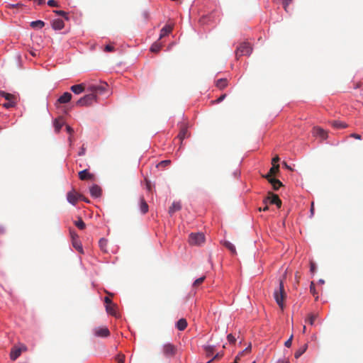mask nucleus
<instances>
[{"instance_id":"obj_1","label":"nucleus","mask_w":363,"mask_h":363,"mask_svg":"<svg viewBox=\"0 0 363 363\" xmlns=\"http://www.w3.org/2000/svg\"><path fill=\"white\" fill-rule=\"evenodd\" d=\"M108 84L101 82L98 84H90L86 86V91L96 94L97 101L99 96L104 95L108 92Z\"/></svg>"},{"instance_id":"obj_2","label":"nucleus","mask_w":363,"mask_h":363,"mask_svg":"<svg viewBox=\"0 0 363 363\" xmlns=\"http://www.w3.org/2000/svg\"><path fill=\"white\" fill-rule=\"evenodd\" d=\"M274 298L279 305V306L283 309L284 308V301L286 298V292L284 290V282L282 280L279 281V286L277 289H276L274 292Z\"/></svg>"},{"instance_id":"obj_3","label":"nucleus","mask_w":363,"mask_h":363,"mask_svg":"<svg viewBox=\"0 0 363 363\" xmlns=\"http://www.w3.org/2000/svg\"><path fill=\"white\" fill-rule=\"evenodd\" d=\"M94 102H97L96 96L95 94H92L91 92H90V94H86L83 97L80 98L76 102V106H89Z\"/></svg>"},{"instance_id":"obj_4","label":"nucleus","mask_w":363,"mask_h":363,"mask_svg":"<svg viewBox=\"0 0 363 363\" xmlns=\"http://www.w3.org/2000/svg\"><path fill=\"white\" fill-rule=\"evenodd\" d=\"M205 242V235L202 233H192L189 236V242L191 245L199 246Z\"/></svg>"},{"instance_id":"obj_5","label":"nucleus","mask_w":363,"mask_h":363,"mask_svg":"<svg viewBox=\"0 0 363 363\" xmlns=\"http://www.w3.org/2000/svg\"><path fill=\"white\" fill-rule=\"evenodd\" d=\"M252 48L249 43H242L237 48L235 55L237 57L244 55H250L252 52Z\"/></svg>"},{"instance_id":"obj_6","label":"nucleus","mask_w":363,"mask_h":363,"mask_svg":"<svg viewBox=\"0 0 363 363\" xmlns=\"http://www.w3.org/2000/svg\"><path fill=\"white\" fill-rule=\"evenodd\" d=\"M27 347L21 344L20 346H13L10 352V358L11 360L15 361L21 354L22 352H26Z\"/></svg>"},{"instance_id":"obj_7","label":"nucleus","mask_w":363,"mask_h":363,"mask_svg":"<svg viewBox=\"0 0 363 363\" xmlns=\"http://www.w3.org/2000/svg\"><path fill=\"white\" fill-rule=\"evenodd\" d=\"M177 352V348L176 347L171 344V343H167L164 345L163 346V354L167 357H173L175 355Z\"/></svg>"},{"instance_id":"obj_8","label":"nucleus","mask_w":363,"mask_h":363,"mask_svg":"<svg viewBox=\"0 0 363 363\" xmlns=\"http://www.w3.org/2000/svg\"><path fill=\"white\" fill-rule=\"evenodd\" d=\"M267 200H268L270 203L275 204L278 208H280L281 206V199L277 194L272 192L268 193V196L264 200V202L266 203Z\"/></svg>"},{"instance_id":"obj_9","label":"nucleus","mask_w":363,"mask_h":363,"mask_svg":"<svg viewBox=\"0 0 363 363\" xmlns=\"http://www.w3.org/2000/svg\"><path fill=\"white\" fill-rule=\"evenodd\" d=\"M190 133L188 131V127L186 124L183 123L180 126V131L177 135V138L180 140V145H182L184 139L189 138Z\"/></svg>"},{"instance_id":"obj_10","label":"nucleus","mask_w":363,"mask_h":363,"mask_svg":"<svg viewBox=\"0 0 363 363\" xmlns=\"http://www.w3.org/2000/svg\"><path fill=\"white\" fill-rule=\"evenodd\" d=\"M82 195L77 194L74 190L69 191L67 194V201L72 205H75L79 201V199H82Z\"/></svg>"},{"instance_id":"obj_11","label":"nucleus","mask_w":363,"mask_h":363,"mask_svg":"<svg viewBox=\"0 0 363 363\" xmlns=\"http://www.w3.org/2000/svg\"><path fill=\"white\" fill-rule=\"evenodd\" d=\"M94 335L96 336L101 337H106L109 336V335H110V332H109L108 329L106 327L96 328L94 330Z\"/></svg>"},{"instance_id":"obj_12","label":"nucleus","mask_w":363,"mask_h":363,"mask_svg":"<svg viewBox=\"0 0 363 363\" xmlns=\"http://www.w3.org/2000/svg\"><path fill=\"white\" fill-rule=\"evenodd\" d=\"M79 178L81 180H94V175L93 174L89 173L88 169H84L78 173Z\"/></svg>"},{"instance_id":"obj_13","label":"nucleus","mask_w":363,"mask_h":363,"mask_svg":"<svg viewBox=\"0 0 363 363\" xmlns=\"http://www.w3.org/2000/svg\"><path fill=\"white\" fill-rule=\"evenodd\" d=\"M279 172V165L273 164L272 167L270 168L269 172L263 175L262 177L267 179L269 178H273L272 176L276 175Z\"/></svg>"},{"instance_id":"obj_14","label":"nucleus","mask_w":363,"mask_h":363,"mask_svg":"<svg viewBox=\"0 0 363 363\" xmlns=\"http://www.w3.org/2000/svg\"><path fill=\"white\" fill-rule=\"evenodd\" d=\"M86 89L84 84H79L73 85L70 87V90L75 94H80Z\"/></svg>"},{"instance_id":"obj_15","label":"nucleus","mask_w":363,"mask_h":363,"mask_svg":"<svg viewBox=\"0 0 363 363\" xmlns=\"http://www.w3.org/2000/svg\"><path fill=\"white\" fill-rule=\"evenodd\" d=\"M172 30H173V25H172V24L165 25L160 30V35L159 40L168 35L172 31Z\"/></svg>"},{"instance_id":"obj_16","label":"nucleus","mask_w":363,"mask_h":363,"mask_svg":"<svg viewBox=\"0 0 363 363\" xmlns=\"http://www.w3.org/2000/svg\"><path fill=\"white\" fill-rule=\"evenodd\" d=\"M101 193H102L101 188L96 184L93 185L90 188V194L93 197L98 198V197L101 196Z\"/></svg>"},{"instance_id":"obj_17","label":"nucleus","mask_w":363,"mask_h":363,"mask_svg":"<svg viewBox=\"0 0 363 363\" xmlns=\"http://www.w3.org/2000/svg\"><path fill=\"white\" fill-rule=\"evenodd\" d=\"M182 208V205L179 201H174L169 207L168 213L172 216L175 212L179 211Z\"/></svg>"},{"instance_id":"obj_18","label":"nucleus","mask_w":363,"mask_h":363,"mask_svg":"<svg viewBox=\"0 0 363 363\" xmlns=\"http://www.w3.org/2000/svg\"><path fill=\"white\" fill-rule=\"evenodd\" d=\"M72 99V94L69 92H65L58 99L57 102L60 104H66Z\"/></svg>"},{"instance_id":"obj_19","label":"nucleus","mask_w":363,"mask_h":363,"mask_svg":"<svg viewBox=\"0 0 363 363\" xmlns=\"http://www.w3.org/2000/svg\"><path fill=\"white\" fill-rule=\"evenodd\" d=\"M267 180L272 184L275 191L278 190L282 186V183L277 179L269 178Z\"/></svg>"},{"instance_id":"obj_20","label":"nucleus","mask_w":363,"mask_h":363,"mask_svg":"<svg viewBox=\"0 0 363 363\" xmlns=\"http://www.w3.org/2000/svg\"><path fill=\"white\" fill-rule=\"evenodd\" d=\"M177 328L180 330H184L187 327V321L185 318L179 319L176 323Z\"/></svg>"},{"instance_id":"obj_21","label":"nucleus","mask_w":363,"mask_h":363,"mask_svg":"<svg viewBox=\"0 0 363 363\" xmlns=\"http://www.w3.org/2000/svg\"><path fill=\"white\" fill-rule=\"evenodd\" d=\"M228 82L225 78L219 79L216 82V86L219 89L222 90L228 86Z\"/></svg>"},{"instance_id":"obj_22","label":"nucleus","mask_w":363,"mask_h":363,"mask_svg":"<svg viewBox=\"0 0 363 363\" xmlns=\"http://www.w3.org/2000/svg\"><path fill=\"white\" fill-rule=\"evenodd\" d=\"M64 26V22L61 19H55L52 23V27L55 30H61Z\"/></svg>"},{"instance_id":"obj_23","label":"nucleus","mask_w":363,"mask_h":363,"mask_svg":"<svg viewBox=\"0 0 363 363\" xmlns=\"http://www.w3.org/2000/svg\"><path fill=\"white\" fill-rule=\"evenodd\" d=\"M99 246L101 251L104 253L108 252L107 246H108V240L105 238H101L99 241Z\"/></svg>"},{"instance_id":"obj_24","label":"nucleus","mask_w":363,"mask_h":363,"mask_svg":"<svg viewBox=\"0 0 363 363\" xmlns=\"http://www.w3.org/2000/svg\"><path fill=\"white\" fill-rule=\"evenodd\" d=\"M314 134L322 139H326L328 137V133L323 129L320 128L314 129Z\"/></svg>"},{"instance_id":"obj_25","label":"nucleus","mask_w":363,"mask_h":363,"mask_svg":"<svg viewBox=\"0 0 363 363\" xmlns=\"http://www.w3.org/2000/svg\"><path fill=\"white\" fill-rule=\"evenodd\" d=\"M140 208L142 213L145 214L148 211V205L143 197L140 199Z\"/></svg>"},{"instance_id":"obj_26","label":"nucleus","mask_w":363,"mask_h":363,"mask_svg":"<svg viewBox=\"0 0 363 363\" xmlns=\"http://www.w3.org/2000/svg\"><path fill=\"white\" fill-rule=\"evenodd\" d=\"M307 348H308V345L304 344L299 349H298L294 354L295 358L296 359L299 358L306 351Z\"/></svg>"},{"instance_id":"obj_27","label":"nucleus","mask_w":363,"mask_h":363,"mask_svg":"<svg viewBox=\"0 0 363 363\" xmlns=\"http://www.w3.org/2000/svg\"><path fill=\"white\" fill-rule=\"evenodd\" d=\"M72 246L80 253H83V247L79 239L72 241Z\"/></svg>"},{"instance_id":"obj_28","label":"nucleus","mask_w":363,"mask_h":363,"mask_svg":"<svg viewBox=\"0 0 363 363\" xmlns=\"http://www.w3.org/2000/svg\"><path fill=\"white\" fill-rule=\"evenodd\" d=\"M116 305L114 304L113 303L106 306V310L107 313L112 315H116Z\"/></svg>"},{"instance_id":"obj_29","label":"nucleus","mask_w":363,"mask_h":363,"mask_svg":"<svg viewBox=\"0 0 363 363\" xmlns=\"http://www.w3.org/2000/svg\"><path fill=\"white\" fill-rule=\"evenodd\" d=\"M0 96L4 97L6 100H7L9 101L16 100V97L14 95L9 94V93H6L3 91H0Z\"/></svg>"},{"instance_id":"obj_30","label":"nucleus","mask_w":363,"mask_h":363,"mask_svg":"<svg viewBox=\"0 0 363 363\" xmlns=\"http://www.w3.org/2000/svg\"><path fill=\"white\" fill-rule=\"evenodd\" d=\"M223 245L226 248H228L232 254H234V255L236 254V249H235V246L230 242L225 240L223 242Z\"/></svg>"},{"instance_id":"obj_31","label":"nucleus","mask_w":363,"mask_h":363,"mask_svg":"<svg viewBox=\"0 0 363 363\" xmlns=\"http://www.w3.org/2000/svg\"><path fill=\"white\" fill-rule=\"evenodd\" d=\"M162 46V43H160L159 42H155L152 45V46L150 48V50L152 52H157L160 50Z\"/></svg>"},{"instance_id":"obj_32","label":"nucleus","mask_w":363,"mask_h":363,"mask_svg":"<svg viewBox=\"0 0 363 363\" xmlns=\"http://www.w3.org/2000/svg\"><path fill=\"white\" fill-rule=\"evenodd\" d=\"M44 26H45V23L40 20L32 21L30 23V26L33 28H42Z\"/></svg>"},{"instance_id":"obj_33","label":"nucleus","mask_w":363,"mask_h":363,"mask_svg":"<svg viewBox=\"0 0 363 363\" xmlns=\"http://www.w3.org/2000/svg\"><path fill=\"white\" fill-rule=\"evenodd\" d=\"M331 125L336 128H345L347 127V125L345 123L338 121H332Z\"/></svg>"},{"instance_id":"obj_34","label":"nucleus","mask_w":363,"mask_h":363,"mask_svg":"<svg viewBox=\"0 0 363 363\" xmlns=\"http://www.w3.org/2000/svg\"><path fill=\"white\" fill-rule=\"evenodd\" d=\"M74 225L80 230H84L86 227L84 222L81 218L74 222Z\"/></svg>"},{"instance_id":"obj_35","label":"nucleus","mask_w":363,"mask_h":363,"mask_svg":"<svg viewBox=\"0 0 363 363\" xmlns=\"http://www.w3.org/2000/svg\"><path fill=\"white\" fill-rule=\"evenodd\" d=\"M63 125V121L60 119H56L54 123V126L56 132H59Z\"/></svg>"},{"instance_id":"obj_36","label":"nucleus","mask_w":363,"mask_h":363,"mask_svg":"<svg viewBox=\"0 0 363 363\" xmlns=\"http://www.w3.org/2000/svg\"><path fill=\"white\" fill-rule=\"evenodd\" d=\"M204 350H205V352L206 353V355L208 357H209V356L213 354V351H214V347L213 346H211V345L206 346L204 347Z\"/></svg>"},{"instance_id":"obj_37","label":"nucleus","mask_w":363,"mask_h":363,"mask_svg":"<svg viewBox=\"0 0 363 363\" xmlns=\"http://www.w3.org/2000/svg\"><path fill=\"white\" fill-rule=\"evenodd\" d=\"M317 318V315H315V314H309L308 315V319L306 320V321L310 324V325H313L314 324V322L315 320V319Z\"/></svg>"},{"instance_id":"obj_38","label":"nucleus","mask_w":363,"mask_h":363,"mask_svg":"<svg viewBox=\"0 0 363 363\" xmlns=\"http://www.w3.org/2000/svg\"><path fill=\"white\" fill-rule=\"evenodd\" d=\"M205 279H206V277H205V276H203V277H200V278H199V279H196V280L194 281V284H193V286H194V287H198L200 284H201L203 282V281L205 280Z\"/></svg>"},{"instance_id":"obj_39","label":"nucleus","mask_w":363,"mask_h":363,"mask_svg":"<svg viewBox=\"0 0 363 363\" xmlns=\"http://www.w3.org/2000/svg\"><path fill=\"white\" fill-rule=\"evenodd\" d=\"M282 1V4H283V8L284 9L288 12V8H289V4L294 1V0H281Z\"/></svg>"},{"instance_id":"obj_40","label":"nucleus","mask_w":363,"mask_h":363,"mask_svg":"<svg viewBox=\"0 0 363 363\" xmlns=\"http://www.w3.org/2000/svg\"><path fill=\"white\" fill-rule=\"evenodd\" d=\"M171 163V161L170 160H163V161H161L158 164H157V167H162V168H164L166 167L167 166L169 165Z\"/></svg>"},{"instance_id":"obj_41","label":"nucleus","mask_w":363,"mask_h":363,"mask_svg":"<svg viewBox=\"0 0 363 363\" xmlns=\"http://www.w3.org/2000/svg\"><path fill=\"white\" fill-rule=\"evenodd\" d=\"M116 361L118 362V363H124L125 362V355L123 354H118L116 357Z\"/></svg>"},{"instance_id":"obj_42","label":"nucleus","mask_w":363,"mask_h":363,"mask_svg":"<svg viewBox=\"0 0 363 363\" xmlns=\"http://www.w3.org/2000/svg\"><path fill=\"white\" fill-rule=\"evenodd\" d=\"M53 12L55 13L56 14L59 15V16L65 17L66 19L68 18H67V13L65 11H64L55 10Z\"/></svg>"},{"instance_id":"obj_43","label":"nucleus","mask_w":363,"mask_h":363,"mask_svg":"<svg viewBox=\"0 0 363 363\" xmlns=\"http://www.w3.org/2000/svg\"><path fill=\"white\" fill-rule=\"evenodd\" d=\"M15 105H16V101H8L7 103H5L4 104V106L5 108H9L15 106Z\"/></svg>"},{"instance_id":"obj_44","label":"nucleus","mask_w":363,"mask_h":363,"mask_svg":"<svg viewBox=\"0 0 363 363\" xmlns=\"http://www.w3.org/2000/svg\"><path fill=\"white\" fill-rule=\"evenodd\" d=\"M227 339L230 344H235L236 342L235 337L232 334L228 335Z\"/></svg>"},{"instance_id":"obj_45","label":"nucleus","mask_w":363,"mask_h":363,"mask_svg":"<svg viewBox=\"0 0 363 363\" xmlns=\"http://www.w3.org/2000/svg\"><path fill=\"white\" fill-rule=\"evenodd\" d=\"M70 235H71L72 241L79 239V236H78L77 233L74 230H70Z\"/></svg>"},{"instance_id":"obj_46","label":"nucleus","mask_w":363,"mask_h":363,"mask_svg":"<svg viewBox=\"0 0 363 363\" xmlns=\"http://www.w3.org/2000/svg\"><path fill=\"white\" fill-rule=\"evenodd\" d=\"M48 5L52 7H57L59 6L57 2L55 0H49L48 1Z\"/></svg>"},{"instance_id":"obj_47","label":"nucleus","mask_w":363,"mask_h":363,"mask_svg":"<svg viewBox=\"0 0 363 363\" xmlns=\"http://www.w3.org/2000/svg\"><path fill=\"white\" fill-rule=\"evenodd\" d=\"M292 340H293V335H291V337L285 342L284 345L286 347H290L292 344Z\"/></svg>"},{"instance_id":"obj_48","label":"nucleus","mask_w":363,"mask_h":363,"mask_svg":"<svg viewBox=\"0 0 363 363\" xmlns=\"http://www.w3.org/2000/svg\"><path fill=\"white\" fill-rule=\"evenodd\" d=\"M310 291L311 293L315 296V294H316V291H315V284L313 282H311V285H310Z\"/></svg>"},{"instance_id":"obj_49","label":"nucleus","mask_w":363,"mask_h":363,"mask_svg":"<svg viewBox=\"0 0 363 363\" xmlns=\"http://www.w3.org/2000/svg\"><path fill=\"white\" fill-rule=\"evenodd\" d=\"M226 96L227 95L225 94H222L218 99H217L216 101H214L213 103L218 104V103L223 101L225 99Z\"/></svg>"},{"instance_id":"obj_50","label":"nucleus","mask_w":363,"mask_h":363,"mask_svg":"<svg viewBox=\"0 0 363 363\" xmlns=\"http://www.w3.org/2000/svg\"><path fill=\"white\" fill-rule=\"evenodd\" d=\"M104 50L106 52H113L114 50V47L111 45H106Z\"/></svg>"},{"instance_id":"obj_51","label":"nucleus","mask_w":363,"mask_h":363,"mask_svg":"<svg viewBox=\"0 0 363 363\" xmlns=\"http://www.w3.org/2000/svg\"><path fill=\"white\" fill-rule=\"evenodd\" d=\"M310 267H310V268H311V269H311V272L312 273H314V272H315V268H316V267H315V263H313V262H311Z\"/></svg>"},{"instance_id":"obj_52","label":"nucleus","mask_w":363,"mask_h":363,"mask_svg":"<svg viewBox=\"0 0 363 363\" xmlns=\"http://www.w3.org/2000/svg\"><path fill=\"white\" fill-rule=\"evenodd\" d=\"M104 302L106 303V305H109L113 303L112 301L111 300V298L107 296L104 298Z\"/></svg>"},{"instance_id":"obj_53","label":"nucleus","mask_w":363,"mask_h":363,"mask_svg":"<svg viewBox=\"0 0 363 363\" xmlns=\"http://www.w3.org/2000/svg\"><path fill=\"white\" fill-rule=\"evenodd\" d=\"M279 161V156H276L274 157L273 159H272V164H277V163Z\"/></svg>"},{"instance_id":"obj_54","label":"nucleus","mask_w":363,"mask_h":363,"mask_svg":"<svg viewBox=\"0 0 363 363\" xmlns=\"http://www.w3.org/2000/svg\"><path fill=\"white\" fill-rule=\"evenodd\" d=\"M85 152H86V148L82 146L80 151L79 152V155L82 156V155H84L85 154Z\"/></svg>"},{"instance_id":"obj_55","label":"nucleus","mask_w":363,"mask_h":363,"mask_svg":"<svg viewBox=\"0 0 363 363\" xmlns=\"http://www.w3.org/2000/svg\"><path fill=\"white\" fill-rule=\"evenodd\" d=\"M350 136L352 138H354L357 139V140H360L361 139V135H359V134H357V133H352V134H351Z\"/></svg>"},{"instance_id":"obj_56","label":"nucleus","mask_w":363,"mask_h":363,"mask_svg":"<svg viewBox=\"0 0 363 363\" xmlns=\"http://www.w3.org/2000/svg\"><path fill=\"white\" fill-rule=\"evenodd\" d=\"M222 356H223V354H219V353H218V354H216L213 357V359H211V360L212 361V360H214V359H220Z\"/></svg>"},{"instance_id":"obj_57","label":"nucleus","mask_w":363,"mask_h":363,"mask_svg":"<svg viewBox=\"0 0 363 363\" xmlns=\"http://www.w3.org/2000/svg\"><path fill=\"white\" fill-rule=\"evenodd\" d=\"M66 130L69 134L74 132L73 129L69 125L66 126Z\"/></svg>"},{"instance_id":"obj_58","label":"nucleus","mask_w":363,"mask_h":363,"mask_svg":"<svg viewBox=\"0 0 363 363\" xmlns=\"http://www.w3.org/2000/svg\"><path fill=\"white\" fill-rule=\"evenodd\" d=\"M251 350V345H250L247 347H246L242 352H250Z\"/></svg>"},{"instance_id":"obj_59","label":"nucleus","mask_w":363,"mask_h":363,"mask_svg":"<svg viewBox=\"0 0 363 363\" xmlns=\"http://www.w3.org/2000/svg\"><path fill=\"white\" fill-rule=\"evenodd\" d=\"M311 214L313 216L314 214V203L312 202L311 207Z\"/></svg>"},{"instance_id":"obj_60","label":"nucleus","mask_w":363,"mask_h":363,"mask_svg":"<svg viewBox=\"0 0 363 363\" xmlns=\"http://www.w3.org/2000/svg\"><path fill=\"white\" fill-rule=\"evenodd\" d=\"M35 2H37L38 4L41 5L45 3V0H35Z\"/></svg>"},{"instance_id":"obj_61","label":"nucleus","mask_w":363,"mask_h":363,"mask_svg":"<svg viewBox=\"0 0 363 363\" xmlns=\"http://www.w3.org/2000/svg\"><path fill=\"white\" fill-rule=\"evenodd\" d=\"M268 209H269V207H268V206L267 204H266V206L263 208H259V211H266Z\"/></svg>"},{"instance_id":"obj_62","label":"nucleus","mask_w":363,"mask_h":363,"mask_svg":"<svg viewBox=\"0 0 363 363\" xmlns=\"http://www.w3.org/2000/svg\"><path fill=\"white\" fill-rule=\"evenodd\" d=\"M278 363H289V362L288 360L282 359L279 360Z\"/></svg>"},{"instance_id":"obj_63","label":"nucleus","mask_w":363,"mask_h":363,"mask_svg":"<svg viewBox=\"0 0 363 363\" xmlns=\"http://www.w3.org/2000/svg\"><path fill=\"white\" fill-rule=\"evenodd\" d=\"M4 233V228L2 226H0V234H2Z\"/></svg>"},{"instance_id":"obj_64","label":"nucleus","mask_w":363,"mask_h":363,"mask_svg":"<svg viewBox=\"0 0 363 363\" xmlns=\"http://www.w3.org/2000/svg\"><path fill=\"white\" fill-rule=\"evenodd\" d=\"M147 187L148 190H150V184L149 182H147Z\"/></svg>"}]
</instances>
